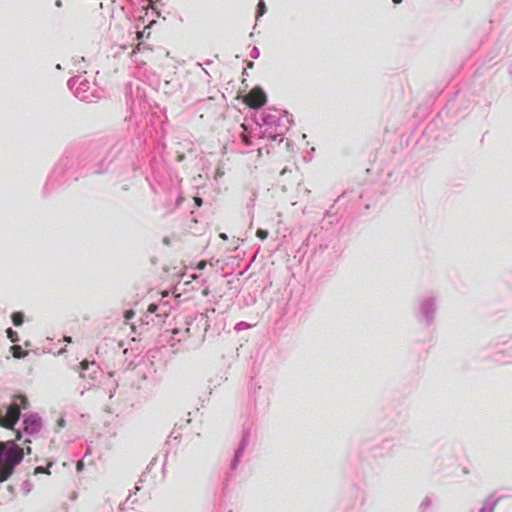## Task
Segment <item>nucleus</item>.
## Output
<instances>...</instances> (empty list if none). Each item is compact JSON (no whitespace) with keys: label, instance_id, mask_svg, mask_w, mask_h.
Wrapping results in <instances>:
<instances>
[{"label":"nucleus","instance_id":"obj_1","mask_svg":"<svg viewBox=\"0 0 512 512\" xmlns=\"http://www.w3.org/2000/svg\"><path fill=\"white\" fill-rule=\"evenodd\" d=\"M23 457V449L14 442H0V483L12 475L14 468Z\"/></svg>","mask_w":512,"mask_h":512},{"label":"nucleus","instance_id":"obj_2","mask_svg":"<svg viewBox=\"0 0 512 512\" xmlns=\"http://www.w3.org/2000/svg\"><path fill=\"white\" fill-rule=\"evenodd\" d=\"M243 101L250 108L258 109L265 105L267 97L261 88L256 87L250 90L248 94L244 96Z\"/></svg>","mask_w":512,"mask_h":512},{"label":"nucleus","instance_id":"obj_3","mask_svg":"<svg viewBox=\"0 0 512 512\" xmlns=\"http://www.w3.org/2000/svg\"><path fill=\"white\" fill-rule=\"evenodd\" d=\"M19 417V405L17 402H12L8 406L6 414L4 416L0 414V426L6 429H12L19 420Z\"/></svg>","mask_w":512,"mask_h":512},{"label":"nucleus","instance_id":"obj_4","mask_svg":"<svg viewBox=\"0 0 512 512\" xmlns=\"http://www.w3.org/2000/svg\"><path fill=\"white\" fill-rule=\"evenodd\" d=\"M132 56L138 65H147L148 62H153V50L143 42H139L135 49L132 51Z\"/></svg>","mask_w":512,"mask_h":512},{"label":"nucleus","instance_id":"obj_5","mask_svg":"<svg viewBox=\"0 0 512 512\" xmlns=\"http://www.w3.org/2000/svg\"><path fill=\"white\" fill-rule=\"evenodd\" d=\"M24 431L29 434L37 433L40 429V421L37 419L27 418L23 421Z\"/></svg>","mask_w":512,"mask_h":512},{"label":"nucleus","instance_id":"obj_6","mask_svg":"<svg viewBox=\"0 0 512 512\" xmlns=\"http://www.w3.org/2000/svg\"><path fill=\"white\" fill-rule=\"evenodd\" d=\"M172 333L174 335L181 334V338L178 339V341H186L192 337V333L189 327H186L185 329H173Z\"/></svg>","mask_w":512,"mask_h":512},{"label":"nucleus","instance_id":"obj_7","mask_svg":"<svg viewBox=\"0 0 512 512\" xmlns=\"http://www.w3.org/2000/svg\"><path fill=\"white\" fill-rule=\"evenodd\" d=\"M10 352L12 353L14 358H22L27 355V352L22 349L19 345H13L10 347Z\"/></svg>","mask_w":512,"mask_h":512},{"label":"nucleus","instance_id":"obj_8","mask_svg":"<svg viewBox=\"0 0 512 512\" xmlns=\"http://www.w3.org/2000/svg\"><path fill=\"white\" fill-rule=\"evenodd\" d=\"M13 402H17L19 405V411L28 407V400L24 395H17L13 398Z\"/></svg>","mask_w":512,"mask_h":512},{"label":"nucleus","instance_id":"obj_9","mask_svg":"<svg viewBox=\"0 0 512 512\" xmlns=\"http://www.w3.org/2000/svg\"><path fill=\"white\" fill-rule=\"evenodd\" d=\"M11 318L15 326H20L23 323L24 316L21 312H14Z\"/></svg>","mask_w":512,"mask_h":512},{"label":"nucleus","instance_id":"obj_10","mask_svg":"<svg viewBox=\"0 0 512 512\" xmlns=\"http://www.w3.org/2000/svg\"><path fill=\"white\" fill-rule=\"evenodd\" d=\"M6 333H7V337L10 339L11 342L16 343L19 341V336L16 331L12 330L11 328H8L6 330Z\"/></svg>","mask_w":512,"mask_h":512},{"label":"nucleus","instance_id":"obj_11","mask_svg":"<svg viewBox=\"0 0 512 512\" xmlns=\"http://www.w3.org/2000/svg\"><path fill=\"white\" fill-rule=\"evenodd\" d=\"M256 236L261 240H265L268 237V231L263 230V229H258L256 232Z\"/></svg>","mask_w":512,"mask_h":512},{"label":"nucleus","instance_id":"obj_12","mask_svg":"<svg viewBox=\"0 0 512 512\" xmlns=\"http://www.w3.org/2000/svg\"><path fill=\"white\" fill-rule=\"evenodd\" d=\"M90 364H94V362H89L88 360H83L80 362V369L82 371H85L89 368Z\"/></svg>","mask_w":512,"mask_h":512},{"label":"nucleus","instance_id":"obj_13","mask_svg":"<svg viewBox=\"0 0 512 512\" xmlns=\"http://www.w3.org/2000/svg\"><path fill=\"white\" fill-rule=\"evenodd\" d=\"M135 313L133 310H127L124 314L125 318L128 320V319H131L132 317H134Z\"/></svg>","mask_w":512,"mask_h":512},{"label":"nucleus","instance_id":"obj_14","mask_svg":"<svg viewBox=\"0 0 512 512\" xmlns=\"http://www.w3.org/2000/svg\"><path fill=\"white\" fill-rule=\"evenodd\" d=\"M193 200H194V203H195V205H196L197 207H201V206H202V204H203V200H202V198H200V197H194V199H193Z\"/></svg>","mask_w":512,"mask_h":512},{"label":"nucleus","instance_id":"obj_15","mask_svg":"<svg viewBox=\"0 0 512 512\" xmlns=\"http://www.w3.org/2000/svg\"><path fill=\"white\" fill-rule=\"evenodd\" d=\"M206 265H207L206 261H205V260H201V261L197 264L196 268H197V269H199V270H202V269H204V268L206 267Z\"/></svg>","mask_w":512,"mask_h":512},{"label":"nucleus","instance_id":"obj_16","mask_svg":"<svg viewBox=\"0 0 512 512\" xmlns=\"http://www.w3.org/2000/svg\"><path fill=\"white\" fill-rule=\"evenodd\" d=\"M156 309H157V305H156V304H150V305L148 306L147 311H148L149 313H154V312L156 311Z\"/></svg>","mask_w":512,"mask_h":512},{"label":"nucleus","instance_id":"obj_17","mask_svg":"<svg viewBox=\"0 0 512 512\" xmlns=\"http://www.w3.org/2000/svg\"><path fill=\"white\" fill-rule=\"evenodd\" d=\"M43 472H47V470H46V469H44V468H42V467H37V468L35 469V474H37V473H43Z\"/></svg>","mask_w":512,"mask_h":512},{"label":"nucleus","instance_id":"obj_18","mask_svg":"<svg viewBox=\"0 0 512 512\" xmlns=\"http://www.w3.org/2000/svg\"><path fill=\"white\" fill-rule=\"evenodd\" d=\"M263 7H264V3L263 2H260L259 3V14L262 15L263 13Z\"/></svg>","mask_w":512,"mask_h":512},{"label":"nucleus","instance_id":"obj_19","mask_svg":"<svg viewBox=\"0 0 512 512\" xmlns=\"http://www.w3.org/2000/svg\"><path fill=\"white\" fill-rule=\"evenodd\" d=\"M242 140H243L247 145H249V144H250L249 138H248L246 135H243V136H242Z\"/></svg>","mask_w":512,"mask_h":512},{"label":"nucleus","instance_id":"obj_20","mask_svg":"<svg viewBox=\"0 0 512 512\" xmlns=\"http://www.w3.org/2000/svg\"><path fill=\"white\" fill-rule=\"evenodd\" d=\"M219 237H220L221 239H223V240H227V239H228V237H227V235H226L225 233H221V234L219 235Z\"/></svg>","mask_w":512,"mask_h":512},{"label":"nucleus","instance_id":"obj_21","mask_svg":"<svg viewBox=\"0 0 512 512\" xmlns=\"http://www.w3.org/2000/svg\"><path fill=\"white\" fill-rule=\"evenodd\" d=\"M58 425L60 427H63L64 426V420L63 419L59 420Z\"/></svg>","mask_w":512,"mask_h":512},{"label":"nucleus","instance_id":"obj_22","mask_svg":"<svg viewBox=\"0 0 512 512\" xmlns=\"http://www.w3.org/2000/svg\"><path fill=\"white\" fill-rule=\"evenodd\" d=\"M142 36H143V32H138V33H137V38H138V39H140Z\"/></svg>","mask_w":512,"mask_h":512},{"label":"nucleus","instance_id":"obj_23","mask_svg":"<svg viewBox=\"0 0 512 512\" xmlns=\"http://www.w3.org/2000/svg\"><path fill=\"white\" fill-rule=\"evenodd\" d=\"M16 439H17V440H20V439H21V433H20V432H17Z\"/></svg>","mask_w":512,"mask_h":512},{"label":"nucleus","instance_id":"obj_24","mask_svg":"<svg viewBox=\"0 0 512 512\" xmlns=\"http://www.w3.org/2000/svg\"><path fill=\"white\" fill-rule=\"evenodd\" d=\"M392 1H393V3H395V4H400V3L402 2V0H392Z\"/></svg>","mask_w":512,"mask_h":512},{"label":"nucleus","instance_id":"obj_25","mask_svg":"<svg viewBox=\"0 0 512 512\" xmlns=\"http://www.w3.org/2000/svg\"><path fill=\"white\" fill-rule=\"evenodd\" d=\"M64 340H65L66 342H69V343H70V342H71V337H65V338H64Z\"/></svg>","mask_w":512,"mask_h":512},{"label":"nucleus","instance_id":"obj_26","mask_svg":"<svg viewBox=\"0 0 512 512\" xmlns=\"http://www.w3.org/2000/svg\"><path fill=\"white\" fill-rule=\"evenodd\" d=\"M77 468H78V469H79V468H82V463H81V462H79V463H78Z\"/></svg>","mask_w":512,"mask_h":512},{"label":"nucleus","instance_id":"obj_27","mask_svg":"<svg viewBox=\"0 0 512 512\" xmlns=\"http://www.w3.org/2000/svg\"><path fill=\"white\" fill-rule=\"evenodd\" d=\"M203 294H204V295H207V294H208V291H207V290H204V291H203Z\"/></svg>","mask_w":512,"mask_h":512}]
</instances>
